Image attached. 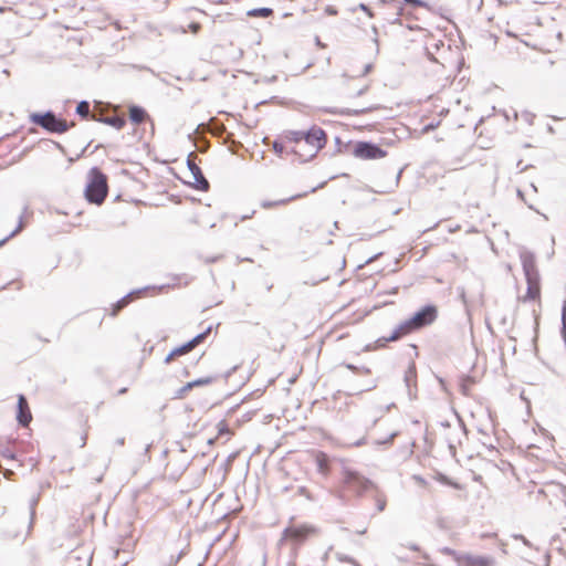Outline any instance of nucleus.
Returning <instances> with one entry per match:
<instances>
[{
    "mask_svg": "<svg viewBox=\"0 0 566 566\" xmlns=\"http://www.w3.org/2000/svg\"><path fill=\"white\" fill-rule=\"evenodd\" d=\"M328 140L326 132L319 126L313 125L308 130H285L283 144L290 153L301 161H308L326 146Z\"/></svg>",
    "mask_w": 566,
    "mask_h": 566,
    "instance_id": "nucleus-1",
    "label": "nucleus"
},
{
    "mask_svg": "<svg viewBox=\"0 0 566 566\" xmlns=\"http://www.w3.org/2000/svg\"><path fill=\"white\" fill-rule=\"evenodd\" d=\"M438 306L429 304L416 312L410 318L400 323L391 335L386 338L388 342H394L402 336L411 334L423 327H427L436 322L438 318Z\"/></svg>",
    "mask_w": 566,
    "mask_h": 566,
    "instance_id": "nucleus-2",
    "label": "nucleus"
},
{
    "mask_svg": "<svg viewBox=\"0 0 566 566\" xmlns=\"http://www.w3.org/2000/svg\"><path fill=\"white\" fill-rule=\"evenodd\" d=\"M108 195L107 176L97 167H93L86 175L84 197L90 203L101 206Z\"/></svg>",
    "mask_w": 566,
    "mask_h": 566,
    "instance_id": "nucleus-3",
    "label": "nucleus"
},
{
    "mask_svg": "<svg viewBox=\"0 0 566 566\" xmlns=\"http://www.w3.org/2000/svg\"><path fill=\"white\" fill-rule=\"evenodd\" d=\"M369 484L370 482L359 472L346 467L343 468L339 489V492L343 495L346 493L360 495L369 488Z\"/></svg>",
    "mask_w": 566,
    "mask_h": 566,
    "instance_id": "nucleus-4",
    "label": "nucleus"
},
{
    "mask_svg": "<svg viewBox=\"0 0 566 566\" xmlns=\"http://www.w3.org/2000/svg\"><path fill=\"white\" fill-rule=\"evenodd\" d=\"M29 118L31 123L41 126L50 133L63 134L70 128L65 119L57 118L51 112L44 114L33 113Z\"/></svg>",
    "mask_w": 566,
    "mask_h": 566,
    "instance_id": "nucleus-5",
    "label": "nucleus"
},
{
    "mask_svg": "<svg viewBox=\"0 0 566 566\" xmlns=\"http://www.w3.org/2000/svg\"><path fill=\"white\" fill-rule=\"evenodd\" d=\"M316 528L308 524L290 525L281 537V543H291L295 546L302 545L308 537L316 534Z\"/></svg>",
    "mask_w": 566,
    "mask_h": 566,
    "instance_id": "nucleus-6",
    "label": "nucleus"
},
{
    "mask_svg": "<svg viewBox=\"0 0 566 566\" xmlns=\"http://www.w3.org/2000/svg\"><path fill=\"white\" fill-rule=\"evenodd\" d=\"M525 277L527 287L525 294L520 297V301L523 303L536 302L541 305L542 289L537 270L532 266L525 268Z\"/></svg>",
    "mask_w": 566,
    "mask_h": 566,
    "instance_id": "nucleus-7",
    "label": "nucleus"
},
{
    "mask_svg": "<svg viewBox=\"0 0 566 566\" xmlns=\"http://www.w3.org/2000/svg\"><path fill=\"white\" fill-rule=\"evenodd\" d=\"M352 154L363 160L381 159L387 156V151L378 145L368 142H357L354 144Z\"/></svg>",
    "mask_w": 566,
    "mask_h": 566,
    "instance_id": "nucleus-8",
    "label": "nucleus"
},
{
    "mask_svg": "<svg viewBox=\"0 0 566 566\" xmlns=\"http://www.w3.org/2000/svg\"><path fill=\"white\" fill-rule=\"evenodd\" d=\"M459 566H495L496 562L492 556L461 553L455 556Z\"/></svg>",
    "mask_w": 566,
    "mask_h": 566,
    "instance_id": "nucleus-9",
    "label": "nucleus"
},
{
    "mask_svg": "<svg viewBox=\"0 0 566 566\" xmlns=\"http://www.w3.org/2000/svg\"><path fill=\"white\" fill-rule=\"evenodd\" d=\"M308 453L314 460L318 473L325 478L328 476L332 472V461L328 454L321 450H311Z\"/></svg>",
    "mask_w": 566,
    "mask_h": 566,
    "instance_id": "nucleus-10",
    "label": "nucleus"
},
{
    "mask_svg": "<svg viewBox=\"0 0 566 566\" xmlns=\"http://www.w3.org/2000/svg\"><path fill=\"white\" fill-rule=\"evenodd\" d=\"M188 168L191 174L189 184L197 190L207 191L209 189V182L205 178L200 167L193 160H188Z\"/></svg>",
    "mask_w": 566,
    "mask_h": 566,
    "instance_id": "nucleus-11",
    "label": "nucleus"
},
{
    "mask_svg": "<svg viewBox=\"0 0 566 566\" xmlns=\"http://www.w3.org/2000/svg\"><path fill=\"white\" fill-rule=\"evenodd\" d=\"M214 380H216V376L209 375L206 377L198 378L193 381L187 382L185 386H182L175 392L172 398L174 399H185L187 397L188 392L192 388L200 387V386H208V385L212 384Z\"/></svg>",
    "mask_w": 566,
    "mask_h": 566,
    "instance_id": "nucleus-12",
    "label": "nucleus"
},
{
    "mask_svg": "<svg viewBox=\"0 0 566 566\" xmlns=\"http://www.w3.org/2000/svg\"><path fill=\"white\" fill-rule=\"evenodd\" d=\"M17 419L20 424L23 427L29 426L32 420V413L29 408L28 401L23 395H19L18 397V415Z\"/></svg>",
    "mask_w": 566,
    "mask_h": 566,
    "instance_id": "nucleus-13",
    "label": "nucleus"
},
{
    "mask_svg": "<svg viewBox=\"0 0 566 566\" xmlns=\"http://www.w3.org/2000/svg\"><path fill=\"white\" fill-rule=\"evenodd\" d=\"M93 523L86 518L75 520L67 530V536L72 538H82L88 527H92Z\"/></svg>",
    "mask_w": 566,
    "mask_h": 566,
    "instance_id": "nucleus-14",
    "label": "nucleus"
},
{
    "mask_svg": "<svg viewBox=\"0 0 566 566\" xmlns=\"http://www.w3.org/2000/svg\"><path fill=\"white\" fill-rule=\"evenodd\" d=\"M211 328H207L205 332L200 333L196 337H193L191 340L187 342L185 345H182L179 348H176L171 350L170 354H187L196 348L197 345L205 342V339L210 335Z\"/></svg>",
    "mask_w": 566,
    "mask_h": 566,
    "instance_id": "nucleus-15",
    "label": "nucleus"
},
{
    "mask_svg": "<svg viewBox=\"0 0 566 566\" xmlns=\"http://www.w3.org/2000/svg\"><path fill=\"white\" fill-rule=\"evenodd\" d=\"M128 116L129 120L135 125L150 120V116L146 109L137 105H132L128 107Z\"/></svg>",
    "mask_w": 566,
    "mask_h": 566,
    "instance_id": "nucleus-16",
    "label": "nucleus"
},
{
    "mask_svg": "<svg viewBox=\"0 0 566 566\" xmlns=\"http://www.w3.org/2000/svg\"><path fill=\"white\" fill-rule=\"evenodd\" d=\"M92 119L101 120L102 123L107 124L116 129H122L126 125V119L118 115L106 116L103 118H96L95 115H92Z\"/></svg>",
    "mask_w": 566,
    "mask_h": 566,
    "instance_id": "nucleus-17",
    "label": "nucleus"
},
{
    "mask_svg": "<svg viewBox=\"0 0 566 566\" xmlns=\"http://www.w3.org/2000/svg\"><path fill=\"white\" fill-rule=\"evenodd\" d=\"M303 196L304 195H294V196H291L289 198H284V199H280V200L264 201L262 203V207L270 209V208H275V207H279V206H285V205H287L289 202H291L293 200L302 198Z\"/></svg>",
    "mask_w": 566,
    "mask_h": 566,
    "instance_id": "nucleus-18",
    "label": "nucleus"
},
{
    "mask_svg": "<svg viewBox=\"0 0 566 566\" xmlns=\"http://www.w3.org/2000/svg\"><path fill=\"white\" fill-rule=\"evenodd\" d=\"M76 113L83 118H92L91 112H90V104L86 101L80 102L76 107Z\"/></svg>",
    "mask_w": 566,
    "mask_h": 566,
    "instance_id": "nucleus-19",
    "label": "nucleus"
},
{
    "mask_svg": "<svg viewBox=\"0 0 566 566\" xmlns=\"http://www.w3.org/2000/svg\"><path fill=\"white\" fill-rule=\"evenodd\" d=\"M250 17L269 18L273 14V10L270 8L253 9L248 13Z\"/></svg>",
    "mask_w": 566,
    "mask_h": 566,
    "instance_id": "nucleus-20",
    "label": "nucleus"
},
{
    "mask_svg": "<svg viewBox=\"0 0 566 566\" xmlns=\"http://www.w3.org/2000/svg\"><path fill=\"white\" fill-rule=\"evenodd\" d=\"M218 434L219 436H223V434H229L231 433L230 432V429H229V426H228V422L226 420H221L218 426Z\"/></svg>",
    "mask_w": 566,
    "mask_h": 566,
    "instance_id": "nucleus-21",
    "label": "nucleus"
},
{
    "mask_svg": "<svg viewBox=\"0 0 566 566\" xmlns=\"http://www.w3.org/2000/svg\"><path fill=\"white\" fill-rule=\"evenodd\" d=\"M282 144H283V134L281 135L280 140L274 142V144H273V148L276 153L282 154L283 151H289V149L286 147L282 146Z\"/></svg>",
    "mask_w": 566,
    "mask_h": 566,
    "instance_id": "nucleus-22",
    "label": "nucleus"
},
{
    "mask_svg": "<svg viewBox=\"0 0 566 566\" xmlns=\"http://www.w3.org/2000/svg\"><path fill=\"white\" fill-rule=\"evenodd\" d=\"M128 301L126 298H123L122 301L117 302L114 307H113V312H112V315L115 316L117 315V313L127 305Z\"/></svg>",
    "mask_w": 566,
    "mask_h": 566,
    "instance_id": "nucleus-23",
    "label": "nucleus"
},
{
    "mask_svg": "<svg viewBox=\"0 0 566 566\" xmlns=\"http://www.w3.org/2000/svg\"><path fill=\"white\" fill-rule=\"evenodd\" d=\"M128 301L126 298H123L122 301L117 302L114 307H113V312H112V315L115 316L117 315V313L127 305Z\"/></svg>",
    "mask_w": 566,
    "mask_h": 566,
    "instance_id": "nucleus-24",
    "label": "nucleus"
},
{
    "mask_svg": "<svg viewBox=\"0 0 566 566\" xmlns=\"http://www.w3.org/2000/svg\"><path fill=\"white\" fill-rule=\"evenodd\" d=\"M370 111H371L370 107H366V108H361V109H346V111H344L342 113L346 114V115H358V114L367 113V112H370Z\"/></svg>",
    "mask_w": 566,
    "mask_h": 566,
    "instance_id": "nucleus-25",
    "label": "nucleus"
},
{
    "mask_svg": "<svg viewBox=\"0 0 566 566\" xmlns=\"http://www.w3.org/2000/svg\"><path fill=\"white\" fill-rule=\"evenodd\" d=\"M188 30L191 33L196 34V33H198L201 30V24L199 22H190L188 24Z\"/></svg>",
    "mask_w": 566,
    "mask_h": 566,
    "instance_id": "nucleus-26",
    "label": "nucleus"
},
{
    "mask_svg": "<svg viewBox=\"0 0 566 566\" xmlns=\"http://www.w3.org/2000/svg\"><path fill=\"white\" fill-rule=\"evenodd\" d=\"M406 3L411 4L412 7L417 8H424L427 4L424 1L421 0H403Z\"/></svg>",
    "mask_w": 566,
    "mask_h": 566,
    "instance_id": "nucleus-27",
    "label": "nucleus"
},
{
    "mask_svg": "<svg viewBox=\"0 0 566 566\" xmlns=\"http://www.w3.org/2000/svg\"><path fill=\"white\" fill-rule=\"evenodd\" d=\"M325 13H327L328 15H336L338 12L337 10L335 9V7L333 6H327L325 8Z\"/></svg>",
    "mask_w": 566,
    "mask_h": 566,
    "instance_id": "nucleus-28",
    "label": "nucleus"
},
{
    "mask_svg": "<svg viewBox=\"0 0 566 566\" xmlns=\"http://www.w3.org/2000/svg\"><path fill=\"white\" fill-rule=\"evenodd\" d=\"M438 126V124L433 125V124H430V125H427L423 127L422 132L423 133H428L430 129H433Z\"/></svg>",
    "mask_w": 566,
    "mask_h": 566,
    "instance_id": "nucleus-29",
    "label": "nucleus"
},
{
    "mask_svg": "<svg viewBox=\"0 0 566 566\" xmlns=\"http://www.w3.org/2000/svg\"><path fill=\"white\" fill-rule=\"evenodd\" d=\"M8 10H11V9L10 8H4V7H0V13H3L6 11H8Z\"/></svg>",
    "mask_w": 566,
    "mask_h": 566,
    "instance_id": "nucleus-30",
    "label": "nucleus"
},
{
    "mask_svg": "<svg viewBox=\"0 0 566 566\" xmlns=\"http://www.w3.org/2000/svg\"><path fill=\"white\" fill-rule=\"evenodd\" d=\"M449 485L453 486V488H457L459 489L460 486L457 484V483H453V482H447Z\"/></svg>",
    "mask_w": 566,
    "mask_h": 566,
    "instance_id": "nucleus-31",
    "label": "nucleus"
},
{
    "mask_svg": "<svg viewBox=\"0 0 566 566\" xmlns=\"http://www.w3.org/2000/svg\"><path fill=\"white\" fill-rule=\"evenodd\" d=\"M172 357H174V356H168V357H167V359H166V361H167V363L171 361Z\"/></svg>",
    "mask_w": 566,
    "mask_h": 566,
    "instance_id": "nucleus-32",
    "label": "nucleus"
},
{
    "mask_svg": "<svg viewBox=\"0 0 566 566\" xmlns=\"http://www.w3.org/2000/svg\"><path fill=\"white\" fill-rule=\"evenodd\" d=\"M369 72V65L366 66L365 73Z\"/></svg>",
    "mask_w": 566,
    "mask_h": 566,
    "instance_id": "nucleus-33",
    "label": "nucleus"
},
{
    "mask_svg": "<svg viewBox=\"0 0 566 566\" xmlns=\"http://www.w3.org/2000/svg\"><path fill=\"white\" fill-rule=\"evenodd\" d=\"M366 88H367V85H364V88H361V90L359 91V93H361V92H363L364 90H366Z\"/></svg>",
    "mask_w": 566,
    "mask_h": 566,
    "instance_id": "nucleus-34",
    "label": "nucleus"
}]
</instances>
